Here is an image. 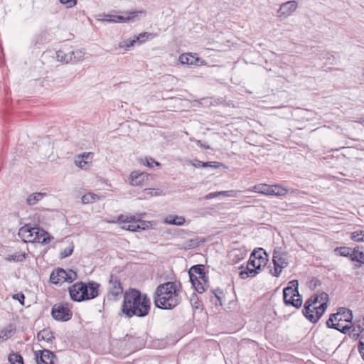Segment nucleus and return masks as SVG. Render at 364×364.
Instances as JSON below:
<instances>
[{
    "label": "nucleus",
    "mask_w": 364,
    "mask_h": 364,
    "mask_svg": "<svg viewBox=\"0 0 364 364\" xmlns=\"http://www.w3.org/2000/svg\"><path fill=\"white\" fill-rule=\"evenodd\" d=\"M240 269V271L239 272V276L242 279H245L248 277H255L259 274V272L252 266L249 265L248 262H247L245 267L242 266Z\"/></svg>",
    "instance_id": "23"
},
{
    "label": "nucleus",
    "mask_w": 364,
    "mask_h": 364,
    "mask_svg": "<svg viewBox=\"0 0 364 364\" xmlns=\"http://www.w3.org/2000/svg\"><path fill=\"white\" fill-rule=\"evenodd\" d=\"M363 264L357 262L354 264V269L360 268Z\"/></svg>",
    "instance_id": "49"
},
{
    "label": "nucleus",
    "mask_w": 364,
    "mask_h": 364,
    "mask_svg": "<svg viewBox=\"0 0 364 364\" xmlns=\"http://www.w3.org/2000/svg\"><path fill=\"white\" fill-rule=\"evenodd\" d=\"M60 2L66 8H73L77 4V0H60Z\"/></svg>",
    "instance_id": "40"
},
{
    "label": "nucleus",
    "mask_w": 364,
    "mask_h": 364,
    "mask_svg": "<svg viewBox=\"0 0 364 364\" xmlns=\"http://www.w3.org/2000/svg\"><path fill=\"white\" fill-rule=\"evenodd\" d=\"M163 222L167 225L181 226L185 223L186 219L183 216L168 215L164 218Z\"/></svg>",
    "instance_id": "24"
},
{
    "label": "nucleus",
    "mask_w": 364,
    "mask_h": 364,
    "mask_svg": "<svg viewBox=\"0 0 364 364\" xmlns=\"http://www.w3.org/2000/svg\"><path fill=\"white\" fill-rule=\"evenodd\" d=\"M8 360L11 364H23L22 356L17 353H11L8 356Z\"/></svg>",
    "instance_id": "32"
},
{
    "label": "nucleus",
    "mask_w": 364,
    "mask_h": 364,
    "mask_svg": "<svg viewBox=\"0 0 364 364\" xmlns=\"http://www.w3.org/2000/svg\"><path fill=\"white\" fill-rule=\"evenodd\" d=\"M178 60L181 64H186L189 65H198L202 64L203 63V60L198 58L196 53H186L181 54L178 58Z\"/></svg>",
    "instance_id": "20"
},
{
    "label": "nucleus",
    "mask_w": 364,
    "mask_h": 364,
    "mask_svg": "<svg viewBox=\"0 0 364 364\" xmlns=\"http://www.w3.org/2000/svg\"><path fill=\"white\" fill-rule=\"evenodd\" d=\"M328 295L321 292L311 296L304 304L303 313L312 323H316L323 314L328 304Z\"/></svg>",
    "instance_id": "3"
},
{
    "label": "nucleus",
    "mask_w": 364,
    "mask_h": 364,
    "mask_svg": "<svg viewBox=\"0 0 364 364\" xmlns=\"http://www.w3.org/2000/svg\"><path fill=\"white\" fill-rule=\"evenodd\" d=\"M151 306V299L146 294L129 288L124 294L121 311L127 318L145 317L149 314Z\"/></svg>",
    "instance_id": "1"
},
{
    "label": "nucleus",
    "mask_w": 364,
    "mask_h": 364,
    "mask_svg": "<svg viewBox=\"0 0 364 364\" xmlns=\"http://www.w3.org/2000/svg\"><path fill=\"white\" fill-rule=\"evenodd\" d=\"M287 302H284L287 306H292L295 308H299L302 304V299L298 293V296L296 291L293 292L291 294H289V296L287 298Z\"/></svg>",
    "instance_id": "25"
},
{
    "label": "nucleus",
    "mask_w": 364,
    "mask_h": 364,
    "mask_svg": "<svg viewBox=\"0 0 364 364\" xmlns=\"http://www.w3.org/2000/svg\"><path fill=\"white\" fill-rule=\"evenodd\" d=\"M351 239L355 242H364V231H355L351 233Z\"/></svg>",
    "instance_id": "37"
},
{
    "label": "nucleus",
    "mask_w": 364,
    "mask_h": 364,
    "mask_svg": "<svg viewBox=\"0 0 364 364\" xmlns=\"http://www.w3.org/2000/svg\"><path fill=\"white\" fill-rule=\"evenodd\" d=\"M135 43H136L135 39H133V40L127 39V40H125V41L121 42L119 44V47L124 48V50H128L130 47L134 46Z\"/></svg>",
    "instance_id": "38"
},
{
    "label": "nucleus",
    "mask_w": 364,
    "mask_h": 364,
    "mask_svg": "<svg viewBox=\"0 0 364 364\" xmlns=\"http://www.w3.org/2000/svg\"><path fill=\"white\" fill-rule=\"evenodd\" d=\"M77 275L73 270L65 271L63 269L58 268L52 272L50 280L55 284H63L65 282L71 283L76 280Z\"/></svg>",
    "instance_id": "11"
},
{
    "label": "nucleus",
    "mask_w": 364,
    "mask_h": 364,
    "mask_svg": "<svg viewBox=\"0 0 364 364\" xmlns=\"http://www.w3.org/2000/svg\"><path fill=\"white\" fill-rule=\"evenodd\" d=\"M145 14L146 11L144 10L124 11L122 12V14H117L115 11H113L109 14H103L102 20L114 23H129L134 21L139 16Z\"/></svg>",
    "instance_id": "8"
},
{
    "label": "nucleus",
    "mask_w": 364,
    "mask_h": 364,
    "mask_svg": "<svg viewBox=\"0 0 364 364\" xmlns=\"http://www.w3.org/2000/svg\"><path fill=\"white\" fill-rule=\"evenodd\" d=\"M263 254H265V252H263L262 248L255 250L251 253L250 259L247 262L249 265L254 267L259 272L261 270L262 267L264 266L267 262V259L263 257Z\"/></svg>",
    "instance_id": "14"
},
{
    "label": "nucleus",
    "mask_w": 364,
    "mask_h": 364,
    "mask_svg": "<svg viewBox=\"0 0 364 364\" xmlns=\"http://www.w3.org/2000/svg\"><path fill=\"white\" fill-rule=\"evenodd\" d=\"M155 36H156V34H154V33L144 32V33L139 34V36H136L135 40H136V42L138 41L139 43H144L149 39H151V38H154Z\"/></svg>",
    "instance_id": "33"
},
{
    "label": "nucleus",
    "mask_w": 364,
    "mask_h": 364,
    "mask_svg": "<svg viewBox=\"0 0 364 364\" xmlns=\"http://www.w3.org/2000/svg\"><path fill=\"white\" fill-rule=\"evenodd\" d=\"M349 326H350L351 328H353L352 332L354 333L353 336H358L359 333H361L364 330V328L361 327L360 325L352 326L350 324Z\"/></svg>",
    "instance_id": "42"
},
{
    "label": "nucleus",
    "mask_w": 364,
    "mask_h": 364,
    "mask_svg": "<svg viewBox=\"0 0 364 364\" xmlns=\"http://www.w3.org/2000/svg\"><path fill=\"white\" fill-rule=\"evenodd\" d=\"M225 296L223 292L218 289L213 292V296L211 298V301L215 305H222V299Z\"/></svg>",
    "instance_id": "34"
},
{
    "label": "nucleus",
    "mask_w": 364,
    "mask_h": 364,
    "mask_svg": "<svg viewBox=\"0 0 364 364\" xmlns=\"http://www.w3.org/2000/svg\"><path fill=\"white\" fill-rule=\"evenodd\" d=\"M44 194L41 193H36L31 196H29L27 198V203L29 205H34L38 201L41 200L43 197Z\"/></svg>",
    "instance_id": "36"
},
{
    "label": "nucleus",
    "mask_w": 364,
    "mask_h": 364,
    "mask_svg": "<svg viewBox=\"0 0 364 364\" xmlns=\"http://www.w3.org/2000/svg\"><path fill=\"white\" fill-rule=\"evenodd\" d=\"M37 338L39 341L51 343L54 339V336L50 329L44 328L38 333Z\"/></svg>",
    "instance_id": "26"
},
{
    "label": "nucleus",
    "mask_w": 364,
    "mask_h": 364,
    "mask_svg": "<svg viewBox=\"0 0 364 364\" xmlns=\"http://www.w3.org/2000/svg\"><path fill=\"white\" fill-rule=\"evenodd\" d=\"M247 250L243 245L238 243L235 244V247H232L229 251V257H230L234 262L242 259L247 255Z\"/></svg>",
    "instance_id": "18"
},
{
    "label": "nucleus",
    "mask_w": 364,
    "mask_h": 364,
    "mask_svg": "<svg viewBox=\"0 0 364 364\" xmlns=\"http://www.w3.org/2000/svg\"><path fill=\"white\" fill-rule=\"evenodd\" d=\"M12 298L15 300H18L21 305H24L25 296L22 293H18L13 295Z\"/></svg>",
    "instance_id": "41"
},
{
    "label": "nucleus",
    "mask_w": 364,
    "mask_h": 364,
    "mask_svg": "<svg viewBox=\"0 0 364 364\" xmlns=\"http://www.w3.org/2000/svg\"><path fill=\"white\" fill-rule=\"evenodd\" d=\"M18 235L25 242L46 244L52 239L46 231L38 227H31L29 225L21 227L18 231Z\"/></svg>",
    "instance_id": "6"
},
{
    "label": "nucleus",
    "mask_w": 364,
    "mask_h": 364,
    "mask_svg": "<svg viewBox=\"0 0 364 364\" xmlns=\"http://www.w3.org/2000/svg\"><path fill=\"white\" fill-rule=\"evenodd\" d=\"M354 262L364 264V252H360V253L358 255V257H357V259H355Z\"/></svg>",
    "instance_id": "44"
},
{
    "label": "nucleus",
    "mask_w": 364,
    "mask_h": 364,
    "mask_svg": "<svg viewBox=\"0 0 364 364\" xmlns=\"http://www.w3.org/2000/svg\"><path fill=\"white\" fill-rule=\"evenodd\" d=\"M123 294V287L119 279L111 276L108 287V296L117 299Z\"/></svg>",
    "instance_id": "17"
},
{
    "label": "nucleus",
    "mask_w": 364,
    "mask_h": 364,
    "mask_svg": "<svg viewBox=\"0 0 364 364\" xmlns=\"http://www.w3.org/2000/svg\"><path fill=\"white\" fill-rule=\"evenodd\" d=\"M298 8L296 1L291 0L282 3L277 10V16L283 20L290 16Z\"/></svg>",
    "instance_id": "16"
},
{
    "label": "nucleus",
    "mask_w": 364,
    "mask_h": 364,
    "mask_svg": "<svg viewBox=\"0 0 364 364\" xmlns=\"http://www.w3.org/2000/svg\"><path fill=\"white\" fill-rule=\"evenodd\" d=\"M182 285L180 282L170 281L158 285L153 294L155 306L160 309L171 310L181 301Z\"/></svg>",
    "instance_id": "2"
},
{
    "label": "nucleus",
    "mask_w": 364,
    "mask_h": 364,
    "mask_svg": "<svg viewBox=\"0 0 364 364\" xmlns=\"http://www.w3.org/2000/svg\"><path fill=\"white\" fill-rule=\"evenodd\" d=\"M6 333H4V335L0 334V342L3 341L4 340H6Z\"/></svg>",
    "instance_id": "48"
},
{
    "label": "nucleus",
    "mask_w": 364,
    "mask_h": 364,
    "mask_svg": "<svg viewBox=\"0 0 364 364\" xmlns=\"http://www.w3.org/2000/svg\"><path fill=\"white\" fill-rule=\"evenodd\" d=\"M74 54V52H71L70 53H65L64 50H59L56 53V58L58 61L62 63H68L72 60V55Z\"/></svg>",
    "instance_id": "30"
},
{
    "label": "nucleus",
    "mask_w": 364,
    "mask_h": 364,
    "mask_svg": "<svg viewBox=\"0 0 364 364\" xmlns=\"http://www.w3.org/2000/svg\"><path fill=\"white\" fill-rule=\"evenodd\" d=\"M142 164L144 165V166H146L148 167H150V168H152L154 166H159V163L156 161L154 159H151V158H145L143 161H142Z\"/></svg>",
    "instance_id": "39"
},
{
    "label": "nucleus",
    "mask_w": 364,
    "mask_h": 364,
    "mask_svg": "<svg viewBox=\"0 0 364 364\" xmlns=\"http://www.w3.org/2000/svg\"><path fill=\"white\" fill-rule=\"evenodd\" d=\"M100 198V197L98 195L92 192H87L82 196V202L84 204H90L95 202Z\"/></svg>",
    "instance_id": "31"
},
{
    "label": "nucleus",
    "mask_w": 364,
    "mask_h": 364,
    "mask_svg": "<svg viewBox=\"0 0 364 364\" xmlns=\"http://www.w3.org/2000/svg\"><path fill=\"white\" fill-rule=\"evenodd\" d=\"M51 314L55 320L60 321H67L72 318L68 304H55L52 308Z\"/></svg>",
    "instance_id": "13"
},
{
    "label": "nucleus",
    "mask_w": 364,
    "mask_h": 364,
    "mask_svg": "<svg viewBox=\"0 0 364 364\" xmlns=\"http://www.w3.org/2000/svg\"><path fill=\"white\" fill-rule=\"evenodd\" d=\"M360 247L357 246L355 247L353 250L351 252V255H354L356 256V257H358L359 253H360L361 251L359 250Z\"/></svg>",
    "instance_id": "46"
},
{
    "label": "nucleus",
    "mask_w": 364,
    "mask_h": 364,
    "mask_svg": "<svg viewBox=\"0 0 364 364\" xmlns=\"http://www.w3.org/2000/svg\"><path fill=\"white\" fill-rule=\"evenodd\" d=\"M99 289L100 284L94 282L88 283L79 282L71 285L68 291L72 300L80 302L97 297Z\"/></svg>",
    "instance_id": "5"
},
{
    "label": "nucleus",
    "mask_w": 364,
    "mask_h": 364,
    "mask_svg": "<svg viewBox=\"0 0 364 364\" xmlns=\"http://www.w3.org/2000/svg\"><path fill=\"white\" fill-rule=\"evenodd\" d=\"M193 166L196 168H205V167H211V168H218L220 166L219 162L213 161V162H203L199 160H194L192 163Z\"/></svg>",
    "instance_id": "29"
},
{
    "label": "nucleus",
    "mask_w": 364,
    "mask_h": 364,
    "mask_svg": "<svg viewBox=\"0 0 364 364\" xmlns=\"http://www.w3.org/2000/svg\"><path fill=\"white\" fill-rule=\"evenodd\" d=\"M289 259L290 256L287 252L282 251L281 247L275 248L272 255L274 269L270 271L272 275L279 277L282 270L288 267Z\"/></svg>",
    "instance_id": "9"
},
{
    "label": "nucleus",
    "mask_w": 364,
    "mask_h": 364,
    "mask_svg": "<svg viewBox=\"0 0 364 364\" xmlns=\"http://www.w3.org/2000/svg\"><path fill=\"white\" fill-rule=\"evenodd\" d=\"M334 251L338 252L339 255L342 257H349L351 261L357 259L355 255H351L350 248L348 247H336Z\"/></svg>",
    "instance_id": "28"
},
{
    "label": "nucleus",
    "mask_w": 364,
    "mask_h": 364,
    "mask_svg": "<svg viewBox=\"0 0 364 364\" xmlns=\"http://www.w3.org/2000/svg\"><path fill=\"white\" fill-rule=\"evenodd\" d=\"M333 318V314H331L326 321V326L328 328L336 329L343 333H347L351 328V326L348 324L343 325L341 323H339L338 320H335Z\"/></svg>",
    "instance_id": "22"
},
{
    "label": "nucleus",
    "mask_w": 364,
    "mask_h": 364,
    "mask_svg": "<svg viewBox=\"0 0 364 364\" xmlns=\"http://www.w3.org/2000/svg\"><path fill=\"white\" fill-rule=\"evenodd\" d=\"M289 286L284 288L283 290V297H284V301L287 302V298L289 296V294H292L293 292L296 291L298 294V287H299V282L297 280H292L289 282Z\"/></svg>",
    "instance_id": "27"
},
{
    "label": "nucleus",
    "mask_w": 364,
    "mask_h": 364,
    "mask_svg": "<svg viewBox=\"0 0 364 364\" xmlns=\"http://www.w3.org/2000/svg\"><path fill=\"white\" fill-rule=\"evenodd\" d=\"M37 364H57L56 355L48 350H39L34 352Z\"/></svg>",
    "instance_id": "15"
},
{
    "label": "nucleus",
    "mask_w": 364,
    "mask_h": 364,
    "mask_svg": "<svg viewBox=\"0 0 364 364\" xmlns=\"http://www.w3.org/2000/svg\"><path fill=\"white\" fill-rule=\"evenodd\" d=\"M333 319L338 320L339 323L343 324V322L348 323L347 324H351L353 319L352 311L346 308H341L336 314H333Z\"/></svg>",
    "instance_id": "21"
},
{
    "label": "nucleus",
    "mask_w": 364,
    "mask_h": 364,
    "mask_svg": "<svg viewBox=\"0 0 364 364\" xmlns=\"http://www.w3.org/2000/svg\"><path fill=\"white\" fill-rule=\"evenodd\" d=\"M153 176L146 172L134 171L129 175V183L134 186L144 187L151 185Z\"/></svg>",
    "instance_id": "12"
},
{
    "label": "nucleus",
    "mask_w": 364,
    "mask_h": 364,
    "mask_svg": "<svg viewBox=\"0 0 364 364\" xmlns=\"http://www.w3.org/2000/svg\"><path fill=\"white\" fill-rule=\"evenodd\" d=\"M362 75L364 77V69H363V72L362 73Z\"/></svg>",
    "instance_id": "50"
},
{
    "label": "nucleus",
    "mask_w": 364,
    "mask_h": 364,
    "mask_svg": "<svg viewBox=\"0 0 364 364\" xmlns=\"http://www.w3.org/2000/svg\"><path fill=\"white\" fill-rule=\"evenodd\" d=\"M241 193V191H229V194H228V196L229 197H232V196H234L235 193Z\"/></svg>",
    "instance_id": "47"
},
{
    "label": "nucleus",
    "mask_w": 364,
    "mask_h": 364,
    "mask_svg": "<svg viewBox=\"0 0 364 364\" xmlns=\"http://www.w3.org/2000/svg\"><path fill=\"white\" fill-rule=\"evenodd\" d=\"M93 153L87 152L79 155L75 160V164L82 169H88L92 163Z\"/></svg>",
    "instance_id": "19"
},
{
    "label": "nucleus",
    "mask_w": 364,
    "mask_h": 364,
    "mask_svg": "<svg viewBox=\"0 0 364 364\" xmlns=\"http://www.w3.org/2000/svg\"><path fill=\"white\" fill-rule=\"evenodd\" d=\"M250 191H254L266 196H284L287 194L288 189L279 184L268 185L261 183L255 185Z\"/></svg>",
    "instance_id": "10"
},
{
    "label": "nucleus",
    "mask_w": 364,
    "mask_h": 364,
    "mask_svg": "<svg viewBox=\"0 0 364 364\" xmlns=\"http://www.w3.org/2000/svg\"><path fill=\"white\" fill-rule=\"evenodd\" d=\"M226 192L210 193L205 196L206 199L215 198L219 195H225Z\"/></svg>",
    "instance_id": "43"
},
{
    "label": "nucleus",
    "mask_w": 364,
    "mask_h": 364,
    "mask_svg": "<svg viewBox=\"0 0 364 364\" xmlns=\"http://www.w3.org/2000/svg\"><path fill=\"white\" fill-rule=\"evenodd\" d=\"M190 280L195 290L199 293H203L208 287V277L205 273V267L198 264L191 267L188 271Z\"/></svg>",
    "instance_id": "7"
},
{
    "label": "nucleus",
    "mask_w": 364,
    "mask_h": 364,
    "mask_svg": "<svg viewBox=\"0 0 364 364\" xmlns=\"http://www.w3.org/2000/svg\"><path fill=\"white\" fill-rule=\"evenodd\" d=\"M358 350L360 353V354L362 355V357L364 360V343L361 341L359 342Z\"/></svg>",
    "instance_id": "45"
},
{
    "label": "nucleus",
    "mask_w": 364,
    "mask_h": 364,
    "mask_svg": "<svg viewBox=\"0 0 364 364\" xmlns=\"http://www.w3.org/2000/svg\"><path fill=\"white\" fill-rule=\"evenodd\" d=\"M144 213L135 215L121 214L112 220H107L109 223H119L122 225V228L131 232H139L146 230L155 225L152 221H146L141 220Z\"/></svg>",
    "instance_id": "4"
},
{
    "label": "nucleus",
    "mask_w": 364,
    "mask_h": 364,
    "mask_svg": "<svg viewBox=\"0 0 364 364\" xmlns=\"http://www.w3.org/2000/svg\"><path fill=\"white\" fill-rule=\"evenodd\" d=\"M161 191L160 190H155L151 188H145L143 191V197L144 199L150 198L153 196L161 195Z\"/></svg>",
    "instance_id": "35"
}]
</instances>
